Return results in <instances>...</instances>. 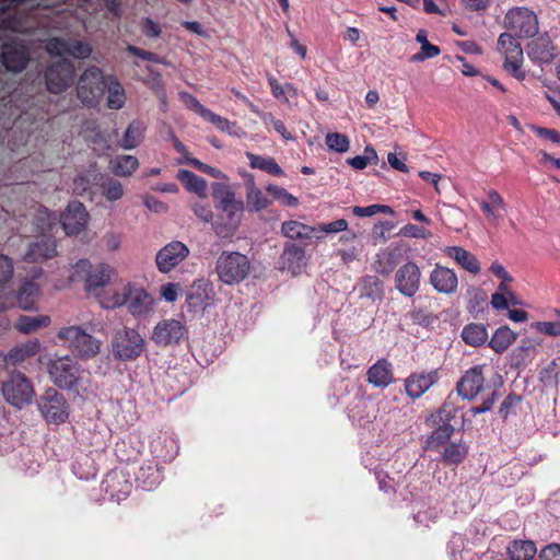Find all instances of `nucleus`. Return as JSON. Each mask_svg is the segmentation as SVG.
Listing matches in <instances>:
<instances>
[{
	"label": "nucleus",
	"instance_id": "obj_1",
	"mask_svg": "<svg viewBox=\"0 0 560 560\" xmlns=\"http://www.w3.org/2000/svg\"><path fill=\"white\" fill-rule=\"evenodd\" d=\"M91 331H103L104 323L93 318L86 327L80 325L66 326L59 329L57 337L66 345L72 354L81 360H89L96 357L102 347V340L94 337Z\"/></svg>",
	"mask_w": 560,
	"mask_h": 560
},
{
	"label": "nucleus",
	"instance_id": "obj_2",
	"mask_svg": "<svg viewBox=\"0 0 560 560\" xmlns=\"http://www.w3.org/2000/svg\"><path fill=\"white\" fill-rule=\"evenodd\" d=\"M219 279L232 285L243 281L250 271L248 258L238 252H223L215 265Z\"/></svg>",
	"mask_w": 560,
	"mask_h": 560
},
{
	"label": "nucleus",
	"instance_id": "obj_3",
	"mask_svg": "<svg viewBox=\"0 0 560 560\" xmlns=\"http://www.w3.org/2000/svg\"><path fill=\"white\" fill-rule=\"evenodd\" d=\"M144 345L143 337L136 329L128 327L117 329L110 340L114 357L122 361L138 358L144 350Z\"/></svg>",
	"mask_w": 560,
	"mask_h": 560
},
{
	"label": "nucleus",
	"instance_id": "obj_4",
	"mask_svg": "<svg viewBox=\"0 0 560 560\" xmlns=\"http://www.w3.org/2000/svg\"><path fill=\"white\" fill-rule=\"evenodd\" d=\"M106 85L107 78L103 75L102 71L97 67H89L79 78L78 97L84 105H95L103 96Z\"/></svg>",
	"mask_w": 560,
	"mask_h": 560
},
{
	"label": "nucleus",
	"instance_id": "obj_5",
	"mask_svg": "<svg viewBox=\"0 0 560 560\" xmlns=\"http://www.w3.org/2000/svg\"><path fill=\"white\" fill-rule=\"evenodd\" d=\"M504 21L505 27L518 38H529L538 33V18L528 8L516 7L509 10Z\"/></svg>",
	"mask_w": 560,
	"mask_h": 560
},
{
	"label": "nucleus",
	"instance_id": "obj_6",
	"mask_svg": "<svg viewBox=\"0 0 560 560\" xmlns=\"http://www.w3.org/2000/svg\"><path fill=\"white\" fill-rule=\"evenodd\" d=\"M47 370L54 384L60 388H73L80 380V366L69 355L51 359Z\"/></svg>",
	"mask_w": 560,
	"mask_h": 560
},
{
	"label": "nucleus",
	"instance_id": "obj_7",
	"mask_svg": "<svg viewBox=\"0 0 560 560\" xmlns=\"http://www.w3.org/2000/svg\"><path fill=\"white\" fill-rule=\"evenodd\" d=\"M2 394L9 404L22 408L32 401L34 389L23 373L12 372L9 380L3 383Z\"/></svg>",
	"mask_w": 560,
	"mask_h": 560
},
{
	"label": "nucleus",
	"instance_id": "obj_8",
	"mask_svg": "<svg viewBox=\"0 0 560 560\" xmlns=\"http://www.w3.org/2000/svg\"><path fill=\"white\" fill-rule=\"evenodd\" d=\"M110 272L112 270L107 266L93 267L88 259H81L73 266L71 279L83 281L86 291L92 292L109 281Z\"/></svg>",
	"mask_w": 560,
	"mask_h": 560
},
{
	"label": "nucleus",
	"instance_id": "obj_9",
	"mask_svg": "<svg viewBox=\"0 0 560 560\" xmlns=\"http://www.w3.org/2000/svg\"><path fill=\"white\" fill-rule=\"evenodd\" d=\"M512 33H502L498 39V48L504 55V69L510 71L516 79L523 80L525 73L521 66L524 59L523 48Z\"/></svg>",
	"mask_w": 560,
	"mask_h": 560
},
{
	"label": "nucleus",
	"instance_id": "obj_10",
	"mask_svg": "<svg viewBox=\"0 0 560 560\" xmlns=\"http://www.w3.org/2000/svg\"><path fill=\"white\" fill-rule=\"evenodd\" d=\"M42 416L49 423L59 424L69 417V404L62 394L54 388H49L42 396L39 401Z\"/></svg>",
	"mask_w": 560,
	"mask_h": 560
},
{
	"label": "nucleus",
	"instance_id": "obj_11",
	"mask_svg": "<svg viewBox=\"0 0 560 560\" xmlns=\"http://www.w3.org/2000/svg\"><path fill=\"white\" fill-rule=\"evenodd\" d=\"M215 222H212L214 233L222 238H231L238 230L243 215L244 202L219 210Z\"/></svg>",
	"mask_w": 560,
	"mask_h": 560
},
{
	"label": "nucleus",
	"instance_id": "obj_12",
	"mask_svg": "<svg viewBox=\"0 0 560 560\" xmlns=\"http://www.w3.org/2000/svg\"><path fill=\"white\" fill-rule=\"evenodd\" d=\"M190 254L183 242L173 241L163 246L155 255V264L160 272L168 273L180 265Z\"/></svg>",
	"mask_w": 560,
	"mask_h": 560
},
{
	"label": "nucleus",
	"instance_id": "obj_13",
	"mask_svg": "<svg viewBox=\"0 0 560 560\" xmlns=\"http://www.w3.org/2000/svg\"><path fill=\"white\" fill-rule=\"evenodd\" d=\"M74 67L68 60H59L48 67L45 78L49 92L58 94L67 90L73 82Z\"/></svg>",
	"mask_w": 560,
	"mask_h": 560
},
{
	"label": "nucleus",
	"instance_id": "obj_14",
	"mask_svg": "<svg viewBox=\"0 0 560 560\" xmlns=\"http://www.w3.org/2000/svg\"><path fill=\"white\" fill-rule=\"evenodd\" d=\"M307 265L305 248L292 242L283 246V250L278 259V269L287 271L292 276H298Z\"/></svg>",
	"mask_w": 560,
	"mask_h": 560
},
{
	"label": "nucleus",
	"instance_id": "obj_15",
	"mask_svg": "<svg viewBox=\"0 0 560 560\" xmlns=\"http://www.w3.org/2000/svg\"><path fill=\"white\" fill-rule=\"evenodd\" d=\"M186 328L182 322L171 318L159 322L152 331V340L158 346H171L178 343L185 336Z\"/></svg>",
	"mask_w": 560,
	"mask_h": 560
},
{
	"label": "nucleus",
	"instance_id": "obj_16",
	"mask_svg": "<svg viewBox=\"0 0 560 560\" xmlns=\"http://www.w3.org/2000/svg\"><path fill=\"white\" fill-rule=\"evenodd\" d=\"M420 276V269L415 262H406L397 270L395 276L397 290L409 298L415 295L419 289Z\"/></svg>",
	"mask_w": 560,
	"mask_h": 560
},
{
	"label": "nucleus",
	"instance_id": "obj_17",
	"mask_svg": "<svg viewBox=\"0 0 560 560\" xmlns=\"http://www.w3.org/2000/svg\"><path fill=\"white\" fill-rule=\"evenodd\" d=\"M89 220V213L81 202L70 203L61 215V224L68 235H77L82 232Z\"/></svg>",
	"mask_w": 560,
	"mask_h": 560
},
{
	"label": "nucleus",
	"instance_id": "obj_18",
	"mask_svg": "<svg viewBox=\"0 0 560 560\" xmlns=\"http://www.w3.org/2000/svg\"><path fill=\"white\" fill-rule=\"evenodd\" d=\"M527 56L539 63H550L557 57V49L551 38L542 34L527 45Z\"/></svg>",
	"mask_w": 560,
	"mask_h": 560
},
{
	"label": "nucleus",
	"instance_id": "obj_19",
	"mask_svg": "<svg viewBox=\"0 0 560 560\" xmlns=\"http://www.w3.org/2000/svg\"><path fill=\"white\" fill-rule=\"evenodd\" d=\"M430 283L441 294H454L458 287L456 273L444 266L436 265L430 273Z\"/></svg>",
	"mask_w": 560,
	"mask_h": 560
},
{
	"label": "nucleus",
	"instance_id": "obj_20",
	"mask_svg": "<svg viewBox=\"0 0 560 560\" xmlns=\"http://www.w3.org/2000/svg\"><path fill=\"white\" fill-rule=\"evenodd\" d=\"M483 374L481 366L468 370L457 384V393L465 399H474L483 387Z\"/></svg>",
	"mask_w": 560,
	"mask_h": 560
},
{
	"label": "nucleus",
	"instance_id": "obj_21",
	"mask_svg": "<svg viewBox=\"0 0 560 560\" xmlns=\"http://www.w3.org/2000/svg\"><path fill=\"white\" fill-rule=\"evenodd\" d=\"M128 293L126 306L131 315L137 317L147 316L153 311L154 299L145 290L131 285Z\"/></svg>",
	"mask_w": 560,
	"mask_h": 560
},
{
	"label": "nucleus",
	"instance_id": "obj_22",
	"mask_svg": "<svg viewBox=\"0 0 560 560\" xmlns=\"http://www.w3.org/2000/svg\"><path fill=\"white\" fill-rule=\"evenodd\" d=\"M211 288L203 281L194 282L186 293V304L189 312L203 311L211 304Z\"/></svg>",
	"mask_w": 560,
	"mask_h": 560
},
{
	"label": "nucleus",
	"instance_id": "obj_23",
	"mask_svg": "<svg viewBox=\"0 0 560 560\" xmlns=\"http://www.w3.org/2000/svg\"><path fill=\"white\" fill-rule=\"evenodd\" d=\"M30 56L25 46L12 43L5 44L2 51V62L4 67L12 72L22 71L27 62Z\"/></svg>",
	"mask_w": 560,
	"mask_h": 560
},
{
	"label": "nucleus",
	"instance_id": "obj_24",
	"mask_svg": "<svg viewBox=\"0 0 560 560\" xmlns=\"http://www.w3.org/2000/svg\"><path fill=\"white\" fill-rule=\"evenodd\" d=\"M56 243L52 238L43 236L28 245L23 259L31 262L43 261L56 255Z\"/></svg>",
	"mask_w": 560,
	"mask_h": 560
},
{
	"label": "nucleus",
	"instance_id": "obj_25",
	"mask_svg": "<svg viewBox=\"0 0 560 560\" xmlns=\"http://www.w3.org/2000/svg\"><path fill=\"white\" fill-rule=\"evenodd\" d=\"M445 254L453 258L463 269L472 275L481 271V266L477 257L460 246H448L444 249Z\"/></svg>",
	"mask_w": 560,
	"mask_h": 560
},
{
	"label": "nucleus",
	"instance_id": "obj_26",
	"mask_svg": "<svg viewBox=\"0 0 560 560\" xmlns=\"http://www.w3.org/2000/svg\"><path fill=\"white\" fill-rule=\"evenodd\" d=\"M247 209L253 212L261 211L271 205L264 192L257 187L254 176L247 175L245 179Z\"/></svg>",
	"mask_w": 560,
	"mask_h": 560
},
{
	"label": "nucleus",
	"instance_id": "obj_27",
	"mask_svg": "<svg viewBox=\"0 0 560 560\" xmlns=\"http://www.w3.org/2000/svg\"><path fill=\"white\" fill-rule=\"evenodd\" d=\"M42 345L38 339H30L24 343L13 347L5 355L4 361L19 364L40 352Z\"/></svg>",
	"mask_w": 560,
	"mask_h": 560
},
{
	"label": "nucleus",
	"instance_id": "obj_28",
	"mask_svg": "<svg viewBox=\"0 0 560 560\" xmlns=\"http://www.w3.org/2000/svg\"><path fill=\"white\" fill-rule=\"evenodd\" d=\"M368 381L375 387H386L393 381L390 363L381 359L368 370Z\"/></svg>",
	"mask_w": 560,
	"mask_h": 560
},
{
	"label": "nucleus",
	"instance_id": "obj_29",
	"mask_svg": "<svg viewBox=\"0 0 560 560\" xmlns=\"http://www.w3.org/2000/svg\"><path fill=\"white\" fill-rule=\"evenodd\" d=\"M435 383L434 373H421L410 375L406 380V393L411 398H419Z\"/></svg>",
	"mask_w": 560,
	"mask_h": 560
},
{
	"label": "nucleus",
	"instance_id": "obj_30",
	"mask_svg": "<svg viewBox=\"0 0 560 560\" xmlns=\"http://www.w3.org/2000/svg\"><path fill=\"white\" fill-rule=\"evenodd\" d=\"M280 231L290 241H306L312 237L316 229L296 220H289L281 224Z\"/></svg>",
	"mask_w": 560,
	"mask_h": 560
},
{
	"label": "nucleus",
	"instance_id": "obj_31",
	"mask_svg": "<svg viewBox=\"0 0 560 560\" xmlns=\"http://www.w3.org/2000/svg\"><path fill=\"white\" fill-rule=\"evenodd\" d=\"M488 198L489 201H481L480 207L489 222L497 224L500 219L498 211H505L506 205L502 196L495 189H490L488 191Z\"/></svg>",
	"mask_w": 560,
	"mask_h": 560
},
{
	"label": "nucleus",
	"instance_id": "obj_32",
	"mask_svg": "<svg viewBox=\"0 0 560 560\" xmlns=\"http://www.w3.org/2000/svg\"><path fill=\"white\" fill-rule=\"evenodd\" d=\"M212 197L218 210L243 202L236 199L235 191L225 183H214L212 185Z\"/></svg>",
	"mask_w": 560,
	"mask_h": 560
},
{
	"label": "nucleus",
	"instance_id": "obj_33",
	"mask_svg": "<svg viewBox=\"0 0 560 560\" xmlns=\"http://www.w3.org/2000/svg\"><path fill=\"white\" fill-rule=\"evenodd\" d=\"M468 450V444L462 440L450 443L441 453L442 460L447 466L458 465L466 458Z\"/></svg>",
	"mask_w": 560,
	"mask_h": 560
},
{
	"label": "nucleus",
	"instance_id": "obj_34",
	"mask_svg": "<svg viewBox=\"0 0 560 560\" xmlns=\"http://www.w3.org/2000/svg\"><path fill=\"white\" fill-rule=\"evenodd\" d=\"M145 127L138 120L131 121L119 142L120 148L132 150L137 148L144 138Z\"/></svg>",
	"mask_w": 560,
	"mask_h": 560
},
{
	"label": "nucleus",
	"instance_id": "obj_35",
	"mask_svg": "<svg viewBox=\"0 0 560 560\" xmlns=\"http://www.w3.org/2000/svg\"><path fill=\"white\" fill-rule=\"evenodd\" d=\"M454 433V427L444 422L439 425L427 439L425 448L430 451H439L445 447Z\"/></svg>",
	"mask_w": 560,
	"mask_h": 560
},
{
	"label": "nucleus",
	"instance_id": "obj_36",
	"mask_svg": "<svg viewBox=\"0 0 560 560\" xmlns=\"http://www.w3.org/2000/svg\"><path fill=\"white\" fill-rule=\"evenodd\" d=\"M177 178L183 183L187 190L195 192L200 198L207 197V182L203 178L187 170H179Z\"/></svg>",
	"mask_w": 560,
	"mask_h": 560
},
{
	"label": "nucleus",
	"instance_id": "obj_37",
	"mask_svg": "<svg viewBox=\"0 0 560 560\" xmlns=\"http://www.w3.org/2000/svg\"><path fill=\"white\" fill-rule=\"evenodd\" d=\"M536 546L532 540H514L508 547L510 560H534Z\"/></svg>",
	"mask_w": 560,
	"mask_h": 560
},
{
	"label": "nucleus",
	"instance_id": "obj_38",
	"mask_svg": "<svg viewBox=\"0 0 560 560\" xmlns=\"http://www.w3.org/2000/svg\"><path fill=\"white\" fill-rule=\"evenodd\" d=\"M517 338V335L508 326L495 330L489 341V346L498 353L504 352Z\"/></svg>",
	"mask_w": 560,
	"mask_h": 560
},
{
	"label": "nucleus",
	"instance_id": "obj_39",
	"mask_svg": "<svg viewBox=\"0 0 560 560\" xmlns=\"http://www.w3.org/2000/svg\"><path fill=\"white\" fill-rule=\"evenodd\" d=\"M139 167V161L133 155H118L110 161V170L117 176H130Z\"/></svg>",
	"mask_w": 560,
	"mask_h": 560
},
{
	"label": "nucleus",
	"instance_id": "obj_40",
	"mask_svg": "<svg viewBox=\"0 0 560 560\" xmlns=\"http://www.w3.org/2000/svg\"><path fill=\"white\" fill-rule=\"evenodd\" d=\"M131 285L126 284L113 292H106L100 300L102 307L104 308H116L127 304Z\"/></svg>",
	"mask_w": 560,
	"mask_h": 560
},
{
	"label": "nucleus",
	"instance_id": "obj_41",
	"mask_svg": "<svg viewBox=\"0 0 560 560\" xmlns=\"http://www.w3.org/2000/svg\"><path fill=\"white\" fill-rule=\"evenodd\" d=\"M39 296V288L34 282H25L19 290V305L26 311L33 310Z\"/></svg>",
	"mask_w": 560,
	"mask_h": 560
},
{
	"label": "nucleus",
	"instance_id": "obj_42",
	"mask_svg": "<svg viewBox=\"0 0 560 560\" xmlns=\"http://www.w3.org/2000/svg\"><path fill=\"white\" fill-rule=\"evenodd\" d=\"M462 337L467 345L478 347L487 341L488 332L481 324H469L464 327Z\"/></svg>",
	"mask_w": 560,
	"mask_h": 560
},
{
	"label": "nucleus",
	"instance_id": "obj_43",
	"mask_svg": "<svg viewBox=\"0 0 560 560\" xmlns=\"http://www.w3.org/2000/svg\"><path fill=\"white\" fill-rule=\"evenodd\" d=\"M361 296L373 301L381 300L383 296V282L376 276H365L360 283Z\"/></svg>",
	"mask_w": 560,
	"mask_h": 560
},
{
	"label": "nucleus",
	"instance_id": "obj_44",
	"mask_svg": "<svg viewBox=\"0 0 560 560\" xmlns=\"http://www.w3.org/2000/svg\"><path fill=\"white\" fill-rule=\"evenodd\" d=\"M100 190L103 197L109 202H115L124 197L125 189L120 182L106 177L100 183Z\"/></svg>",
	"mask_w": 560,
	"mask_h": 560
},
{
	"label": "nucleus",
	"instance_id": "obj_45",
	"mask_svg": "<svg viewBox=\"0 0 560 560\" xmlns=\"http://www.w3.org/2000/svg\"><path fill=\"white\" fill-rule=\"evenodd\" d=\"M106 89L108 90L107 106L110 109H120L126 102L121 85L113 77H108Z\"/></svg>",
	"mask_w": 560,
	"mask_h": 560
},
{
	"label": "nucleus",
	"instance_id": "obj_46",
	"mask_svg": "<svg viewBox=\"0 0 560 560\" xmlns=\"http://www.w3.org/2000/svg\"><path fill=\"white\" fill-rule=\"evenodd\" d=\"M246 156L248 158L250 166L253 168H260L268 172L271 175L277 176L283 174L281 167L277 164V162L273 159H266L260 155L253 154L250 152H247Z\"/></svg>",
	"mask_w": 560,
	"mask_h": 560
},
{
	"label": "nucleus",
	"instance_id": "obj_47",
	"mask_svg": "<svg viewBox=\"0 0 560 560\" xmlns=\"http://www.w3.org/2000/svg\"><path fill=\"white\" fill-rule=\"evenodd\" d=\"M48 316H22L18 319L15 327L19 331L30 334L39 327H45L49 324Z\"/></svg>",
	"mask_w": 560,
	"mask_h": 560
},
{
	"label": "nucleus",
	"instance_id": "obj_48",
	"mask_svg": "<svg viewBox=\"0 0 560 560\" xmlns=\"http://www.w3.org/2000/svg\"><path fill=\"white\" fill-rule=\"evenodd\" d=\"M326 145L329 150L338 152V153H345L350 148V141L349 138L339 132H329L325 137Z\"/></svg>",
	"mask_w": 560,
	"mask_h": 560
},
{
	"label": "nucleus",
	"instance_id": "obj_49",
	"mask_svg": "<svg viewBox=\"0 0 560 560\" xmlns=\"http://www.w3.org/2000/svg\"><path fill=\"white\" fill-rule=\"evenodd\" d=\"M121 243H122L121 233L115 232V231H108L102 236V238L100 241V246L103 250L114 253V252H118L120 249Z\"/></svg>",
	"mask_w": 560,
	"mask_h": 560
},
{
	"label": "nucleus",
	"instance_id": "obj_50",
	"mask_svg": "<svg viewBox=\"0 0 560 560\" xmlns=\"http://www.w3.org/2000/svg\"><path fill=\"white\" fill-rule=\"evenodd\" d=\"M266 189L275 199L281 200L289 206L295 207L299 203L296 197L289 194L284 188L280 186L270 184Z\"/></svg>",
	"mask_w": 560,
	"mask_h": 560
},
{
	"label": "nucleus",
	"instance_id": "obj_51",
	"mask_svg": "<svg viewBox=\"0 0 560 560\" xmlns=\"http://www.w3.org/2000/svg\"><path fill=\"white\" fill-rule=\"evenodd\" d=\"M441 52L440 48L431 43H427L420 47V51L412 55L410 60L412 62H422L425 59H431L439 56Z\"/></svg>",
	"mask_w": 560,
	"mask_h": 560
},
{
	"label": "nucleus",
	"instance_id": "obj_52",
	"mask_svg": "<svg viewBox=\"0 0 560 560\" xmlns=\"http://www.w3.org/2000/svg\"><path fill=\"white\" fill-rule=\"evenodd\" d=\"M395 268V255L390 252L380 255L376 261V271L382 275H389Z\"/></svg>",
	"mask_w": 560,
	"mask_h": 560
},
{
	"label": "nucleus",
	"instance_id": "obj_53",
	"mask_svg": "<svg viewBox=\"0 0 560 560\" xmlns=\"http://www.w3.org/2000/svg\"><path fill=\"white\" fill-rule=\"evenodd\" d=\"M530 327L540 334H545L550 337H559L560 330L556 320L552 322H535L530 324Z\"/></svg>",
	"mask_w": 560,
	"mask_h": 560
},
{
	"label": "nucleus",
	"instance_id": "obj_54",
	"mask_svg": "<svg viewBox=\"0 0 560 560\" xmlns=\"http://www.w3.org/2000/svg\"><path fill=\"white\" fill-rule=\"evenodd\" d=\"M91 52V46L84 42L73 40L69 43L68 55L74 58H88Z\"/></svg>",
	"mask_w": 560,
	"mask_h": 560
},
{
	"label": "nucleus",
	"instance_id": "obj_55",
	"mask_svg": "<svg viewBox=\"0 0 560 560\" xmlns=\"http://www.w3.org/2000/svg\"><path fill=\"white\" fill-rule=\"evenodd\" d=\"M399 234L406 237L412 238H429L431 237V232L422 226H418L415 224H407L400 229Z\"/></svg>",
	"mask_w": 560,
	"mask_h": 560
},
{
	"label": "nucleus",
	"instance_id": "obj_56",
	"mask_svg": "<svg viewBox=\"0 0 560 560\" xmlns=\"http://www.w3.org/2000/svg\"><path fill=\"white\" fill-rule=\"evenodd\" d=\"M127 51L130 52L131 55H135L141 59H144V60H149V61H153V62H158V63H163L165 66H170L171 63L162 58H160L154 52H151V51H147V50H143V49H140L139 47L137 46H132V45H129L127 47Z\"/></svg>",
	"mask_w": 560,
	"mask_h": 560
},
{
	"label": "nucleus",
	"instance_id": "obj_57",
	"mask_svg": "<svg viewBox=\"0 0 560 560\" xmlns=\"http://www.w3.org/2000/svg\"><path fill=\"white\" fill-rule=\"evenodd\" d=\"M13 262L4 255H0V287L9 282L13 277Z\"/></svg>",
	"mask_w": 560,
	"mask_h": 560
},
{
	"label": "nucleus",
	"instance_id": "obj_58",
	"mask_svg": "<svg viewBox=\"0 0 560 560\" xmlns=\"http://www.w3.org/2000/svg\"><path fill=\"white\" fill-rule=\"evenodd\" d=\"M203 118L212 122L221 131L231 132V128L235 127L234 122H231L226 118L219 116L211 110H208Z\"/></svg>",
	"mask_w": 560,
	"mask_h": 560
},
{
	"label": "nucleus",
	"instance_id": "obj_59",
	"mask_svg": "<svg viewBox=\"0 0 560 560\" xmlns=\"http://www.w3.org/2000/svg\"><path fill=\"white\" fill-rule=\"evenodd\" d=\"M46 49L50 55L54 56L68 55L69 43L60 38H51L47 42Z\"/></svg>",
	"mask_w": 560,
	"mask_h": 560
},
{
	"label": "nucleus",
	"instance_id": "obj_60",
	"mask_svg": "<svg viewBox=\"0 0 560 560\" xmlns=\"http://www.w3.org/2000/svg\"><path fill=\"white\" fill-rule=\"evenodd\" d=\"M195 215L203 223H211L213 221V212L209 205L196 202L191 206Z\"/></svg>",
	"mask_w": 560,
	"mask_h": 560
},
{
	"label": "nucleus",
	"instance_id": "obj_61",
	"mask_svg": "<svg viewBox=\"0 0 560 560\" xmlns=\"http://www.w3.org/2000/svg\"><path fill=\"white\" fill-rule=\"evenodd\" d=\"M180 98L186 104L187 107L195 110L201 117H203L207 114V112L209 110L203 105H201L200 102L194 95H191L187 92H182Z\"/></svg>",
	"mask_w": 560,
	"mask_h": 560
},
{
	"label": "nucleus",
	"instance_id": "obj_62",
	"mask_svg": "<svg viewBox=\"0 0 560 560\" xmlns=\"http://www.w3.org/2000/svg\"><path fill=\"white\" fill-rule=\"evenodd\" d=\"M407 160V155L405 153L400 154V158L395 152H389L387 154L388 164L396 171L408 173L409 168L406 165L405 161Z\"/></svg>",
	"mask_w": 560,
	"mask_h": 560
},
{
	"label": "nucleus",
	"instance_id": "obj_63",
	"mask_svg": "<svg viewBox=\"0 0 560 560\" xmlns=\"http://www.w3.org/2000/svg\"><path fill=\"white\" fill-rule=\"evenodd\" d=\"M466 294L469 298V304L472 310H475L480 303L486 302V294L478 287L468 288Z\"/></svg>",
	"mask_w": 560,
	"mask_h": 560
},
{
	"label": "nucleus",
	"instance_id": "obj_64",
	"mask_svg": "<svg viewBox=\"0 0 560 560\" xmlns=\"http://www.w3.org/2000/svg\"><path fill=\"white\" fill-rule=\"evenodd\" d=\"M541 560H560V545L551 544L546 546L539 553Z\"/></svg>",
	"mask_w": 560,
	"mask_h": 560
}]
</instances>
